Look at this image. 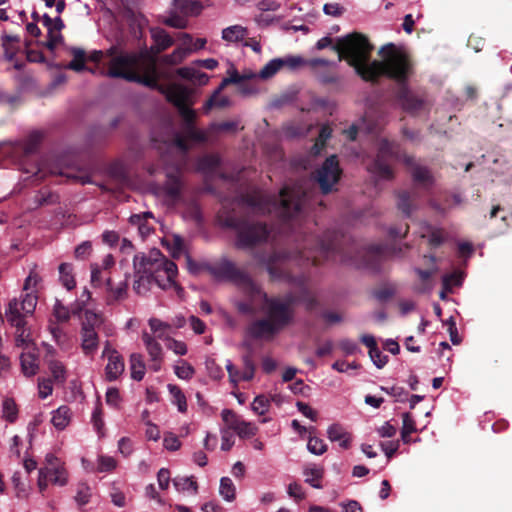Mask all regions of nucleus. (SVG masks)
<instances>
[{
	"label": "nucleus",
	"instance_id": "1",
	"mask_svg": "<svg viewBox=\"0 0 512 512\" xmlns=\"http://www.w3.org/2000/svg\"><path fill=\"white\" fill-rule=\"evenodd\" d=\"M372 48L368 39L358 33L340 37L334 45L339 59L346 60L364 80H374L381 75H387L394 79L398 84L397 99L403 109L415 111L420 108L422 100L416 97L406 85V81L413 72L407 56L390 44L381 49L382 61L371 62Z\"/></svg>",
	"mask_w": 512,
	"mask_h": 512
},
{
	"label": "nucleus",
	"instance_id": "2",
	"mask_svg": "<svg viewBox=\"0 0 512 512\" xmlns=\"http://www.w3.org/2000/svg\"><path fill=\"white\" fill-rule=\"evenodd\" d=\"M133 267V289L137 294L147 293L152 283H156L164 290L174 288L178 294L182 291L175 280L178 272L177 265L157 249L136 254Z\"/></svg>",
	"mask_w": 512,
	"mask_h": 512
},
{
	"label": "nucleus",
	"instance_id": "3",
	"mask_svg": "<svg viewBox=\"0 0 512 512\" xmlns=\"http://www.w3.org/2000/svg\"><path fill=\"white\" fill-rule=\"evenodd\" d=\"M310 183L303 181L294 185L286 184L278 196L267 195L262 191L254 190L243 199L251 210L258 214L275 212L279 217L289 219L298 214L311 197L307 186Z\"/></svg>",
	"mask_w": 512,
	"mask_h": 512
},
{
	"label": "nucleus",
	"instance_id": "4",
	"mask_svg": "<svg viewBox=\"0 0 512 512\" xmlns=\"http://www.w3.org/2000/svg\"><path fill=\"white\" fill-rule=\"evenodd\" d=\"M164 93L168 101L178 108L183 119L181 132H173L165 142H167L169 148H176L182 154H185L189 149L190 141L203 142L207 139V134L194 126L196 113L190 108L193 101L192 91L188 87L179 83H172L165 88Z\"/></svg>",
	"mask_w": 512,
	"mask_h": 512
},
{
	"label": "nucleus",
	"instance_id": "5",
	"mask_svg": "<svg viewBox=\"0 0 512 512\" xmlns=\"http://www.w3.org/2000/svg\"><path fill=\"white\" fill-rule=\"evenodd\" d=\"M390 160L402 161L408 166L415 183L424 187L432 185L433 177L430 171L426 167L416 165L412 157L402 154L398 146L386 139H380L377 142V156L368 166V171L376 180H390L393 177Z\"/></svg>",
	"mask_w": 512,
	"mask_h": 512
},
{
	"label": "nucleus",
	"instance_id": "6",
	"mask_svg": "<svg viewBox=\"0 0 512 512\" xmlns=\"http://www.w3.org/2000/svg\"><path fill=\"white\" fill-rule=\"evenodd\" d=\"M250 298L255 304L257 300L263 302L262 311L265 314V318L249 326L248 334L251 337L270 340L291 322L293 311L290 302L278 298L268 299L262 291L261 295L253 294Z\"/></svg>",
	"mask_w": 512,
	"mask_h": 512
},
{
	"label": "nucleus",
	"instance_id": "7",
	"mask_svg": "<svg viewBox=\"0 0 512 512\" xmlns=\"http://www.w3.org/2000/svg\"><path fill=\"white\" fill-rule=\"evenodd\" d=\"M106 54L111 57L109 70L106 73L107 76L142 83L148 87L157 86L156 78L142 77L136 74L134 70L138 62V57L135 53H117V48L111 47L106 51Z\"/></svg>",
	"mask_w": 512,
	"mask_h": 512
},
{
	"label": "nucleus",
	"instance_id": "8",
	"mask_svg": "<svg viewBox=\"0 0 512 512\" xmlns=\"http://www.w3.org/2000/svg\"><path fill=\"white\" fill-rule=\"evenodd\" d=\"M225 226L236 229L237 240L236 245L239 248H250L269 237V231L265 225L252 224L246 221H238L234 218H228L224 222Z\"/></svg>",
	"mask_w": 512,
	"mask_h": 512
},
{
	"label": "nucleus",
	"instance_id": "9",
	"mask_svg": "<svg viewBox=\"0 0 512 512\" xmlns=\"http://www.w3.org/2000/svg\"><path fill=\"white\" fill-rule=\"evenodd\" d=\"M212 273L218 280H229L234 282L251 297L253 294L261 295V289L252 279L237 266L228 260H223L212 268Z\"/></svg>",
	"mask_w": 512,
	"mask_h": 512
},
{
	"label": "nucleus",
	"instance_id": "10",
	"mask_svg": "<svg viewBox=\"0 0 512 512\" xmlns=\"http://www.w3.org/2000/svg\"><path fill=\"white\" fill-rule=\"evenodd\" d=\"M38 303V296L33 293L21 294L9 300L5 317L11 326L26 324V317L32 315Z\"/></svg>",
	"mask_w": 512,
	"mask_h": 512
},
{
	"label": "nucleus",
	"instance_id": "11",
	"mask_svg": "<svg viewBox=\"0 0 512 512\" xmlns=\"http://www.w3.org/2000/svg\"><path fill=\"white\" fill-rule=\"evenodd\" d=\"M341 175V169L337 157L330 156L325 160L322 166L316 172V180L323 193L332 191L334 185L338 182Z\"/></svg>",
	"mask_w": 512,
	"mask_h": 512
},
{
	"label": "nucleus",
	"instance_id": "12",
	"mask_svg": "<svg viewBox=\"0 0 512 512\" xmlns=\"http://www.w3.org/2000/svg\"><path fill=\"white\" fill-rule=\"evenodd\" d=\"M102 356L107 359L105 374L109 381H115L124 372L125 364L121 354L112 348L109 341L105 342Z\"/></svg>",
	"mask_w": 512,
	"mask_h": 512
},
{
	"label": "nucleus",
	"instance_id": "13",
	"mask_svg": "<svg viewBox=\"0 0 512 512\" xmlns=\"http://www.w3.org/2000/svg\"><path fill=\"white\" fill-rule=\"evenodd\" d=\"M225 366L232 384L250 381L254 376V364L249 356L243 357V368L241 370H238L231 360H226Z\"/></svg>",
	"mask_w": 512,
	"mask_h": 512
},
{
	"label": "nucleus",
	"instance_id": "14",
	"mask_svg": "<svg viewBox=\"0 0 512 512\" xmlns=\"http://www.w3.org/2000/svg\"><path fill=\"white\" fill-rule=\"evenodd\" d=\"M142 341L150 357L149 368L155 372L159 371L163 361V350L156 338L148 332L142 333Z\"/></svg>",
	"mask_w": 512,
	"mask_h": 512
},
{
	"label": "nucleus",
	"instance_id": "15",
	"mask_svg": "<svg viewBox=\"0 0 512 512\" xmlns=\"http://www.w3.org/2000/svg\"><path fill=\"white\" fill-rule=\"evenodd\" d=\"M44 346L46 347L45 360L48 365L49 373L55 381L65 382L67 370L64 364L60 360L54 358L55 349L51 345L44 344Z\"/></svg>",
	"mask_w": 512,
	"mask_h": 512
},
{
	"label": "nucleus",
	"instance_id": "16",
	"mask_svg": "<svg viewBox=\"0 0 512 512\" xmlns=\"http://www.w3.org/2000/svg\"><path fill=\"white\" fill-rule=\"evenodd\" d=\"M327 437L331 442H339L340 447L349 449L352 435L341 424L334 423L327 429Z\"/></svg>",
	"mask_w": 512,
	"mask_h": 512
},
{
	"label": "nucleus",
	"instance_id": "17",
	"mask_svg": "<svg viewBox=\"0 0 512 512\" xmlns=\"http://www.w3.org/2000/svg\"><path fill=\"white\" fill-rule=\"evenodd\" d=\"M309 65L315 69V75L320 82L325 84L337 82L338 76L334 71L326 73L321 70L322 68H328L334 65L332 62L317 58L309 61Z\"/></svg>",
	"mask_w": 512,
	"mask_h": 512
},
{
	"label": "nucleus",
	"instance_id": "18",
	"mask_svg": "<svg viewBox=\"0 0 512 512\" xmlns=\"http://www.w3.org/2000/svg\"><path fill=\"white\" fill-rule=\"evenodd\" d=\"M196 66L197 65L192 63L189 66L177 69L176 73L183 79L190 80L194 84H197L199 86H204L208 83L209 76L206 73L201 72L199 69H197Z\"/></svg>",
	"mask_w": 512,
	"mask_h": 512
},
{
	"label": "nucleus",
	"instance_id": "19",
	"mask_svg": "<svg viewBox=\"0 0 512 512\" xmlns=\"http://www.w3.org/2000/svg\"><path fill=\"white\" fill-rule=\"evenodd\" d=\"M151 219H153L151 212H143L141 214L131 215L129 221L131 225L137 227L140 236L145 238L153 231V226L149 222Z\"/></svg>",
	"mask_w": 512,
	"mask_h": 512
},
{
	"label": "nucleus",
	"instance_id": "20",
	"mask_svg": "<svg viewBox=\"0 0 512 512\" xmlns=\"http://www.w3.org/2000/svg\"><path fill=\"white\" fill-rule=\"evenodd\" d=\"M81 348L87 356H92L98 349V335L94 329L81 328Z\"/></svg>",
	"mask_w": 512,
	"mask_h": 512
},
{
	"label": "nucleus",
	"instance_id": "21",
	"mask_svg": "<svg viewBox=\"0 0 512 512\" xmlns=\"http://www.w3.org/2000/svg\"><path fill=\"white\" fill-rule=\"evenodd\" d=\"M15 327V343L16 346L26 350H35L34 339L31 335L30 329L26 327V324H20Z\"/></svg>",
	"mask_w": 512,
	"mask_h": 512
},
{
	"label": "nucleus",
	"instance_id": "22",
	"mask_svg": "<svg viewBox=\"0 0 512 512\" xmlns=\"http://www.w3.org/2000/svg\"><path fill=\"white\" fill-rule=\"evenodd\" d=\"M175 8L186 18L200 15L204 5L199 0H174Z\"/></svg>",
	"mask_w": 512,
	"mask_h": 512
},
{
	"label": "nucleus",
	"instance_id": "23",
	"mask_svg": "<svg viewBox=\"0 0 512 512\" xmlns=\"http://www.w3.org/2000/svg\"><path fill=\"white\" fill-rule=\"evenodd\" d=\"M20 365L24 375H35L39 369L38 358L35 350L23 351L20 355Z\"/></svg>",
	"mask_w": 512,
	"mask_h": 512
},
{
	"label": "nucleus",
	"instance_id": "24",
	"mask_svg": "<svg viewBox=\"0 0 512 512\" xmlns=\"http://www.w3.org/2000/svg\"><path fill=\"white\" fill-rule=\"evenodd\" d=\"M151 37L154 41L152 49L160 53L173 45V38L162 28L151 29Z\"/></svg>",
	"mask_w": 512,
	"mask_h": 512
},
{
	"label": "nucleus",
	"instance_id": "25",
	"mask_svg": "<svg viewBox=\"0 0 512 512\" xmlns=\"http://www.w3.org/2000/svg\"><path fill=\"white\" fill-rule=\"evenodd\" d=\"M115 264V260L113 255L107 254L103 259L101 264L93 263L91 264V282L94 286H99L102 283V271L108 270L113 267Z\"/></svg>",
	"mask_w": 512,
	"mask_h": 512
},
{
	"label": "nucleus",
	"instance_id": "26",
	"mask_svg": "<svg viewBox=\"0 0 512 512\" xmlns=\"http://www.w3.org/2000/svg\"><path fill=\"white\" fill-rule=\"evenodd\" d=\"M305 482L310 484L313 488L321 489L322 485L320 480L323 478L324 469L316 465H308L303 470Z\"/></svg>",
	"mask_w": 512,
	"mask_h": 512
},
{
	"label": "nucleus",
	"instance_id": "27",
	"mask_svg": "<svg viewBox=\"0 0 512 512\" xmlns=\"http://www.w3.org/2000/svg\"><path fill=\"white\" fill-rule=\"evenodd\" d=\"M222 90L223 88L219 86L211 95V97L204 103L203 111L205 113H208L214 107L225 108L231 104L230 99L227 96L221 95Z\"/></svg>",
	"mask_w": 512,
	"mask_h": 512
},
{
	"label": "nucleus",
	"instance_id": "28",
	"mask_svg": "<svg viewBox=\"0 0 512 512\" xmlns=\"http://www.w3.org/2000/svg\"><path fill=\"white\" fill-rule=\"evenodd\" d=\"M248 34L247 28L242 25H232L222 30V39L228 43L242 41Z\"/></svg>",
	"mask_w": 512,
	"mask_h": 512
},
{
	"label": "nucleus",
	"instance_id": "29",
	"mask_svg": "<svg viewBox=\"0 0 512 512\" xmlns=\"http://www.w3.org/2000/svg\"><path fill=\"white\" fill-rule=\"evenodd\" d=\"M20 37L17 35L3 34L1 36V44L4 55L8 60H12L19 49Z\"/></svg>",
	"mask_w": 512,
	"mask_h": 512
},
{
	"label": "nucleus",
	"instance_id": "30",
	"mask_svg": "<svg viewBox=\"0 0 512 512\" xmlns=\"http://www.w3.org/2000/svg\"><path fill=\"white\" fill-rule=\"evenodd\" d=\"M42 282V278L40 274L37 271L36 266H34L28 276L26 277L24 284H23V293L22 294H29L33 293L35 296H38V288Z\"/></svg>",
	"mask_w": 512,
	"mask_h": 512
},
{
	"label": "nucleus",
	"instance_id": "31",
	"mask_svg": "<svg viewBox=\"0 0 512 512\" xmlns=\"http://www.w3.org/2000/svg\"><path fill=\"white\" fill-rule=\"evenodd\" d=\"M131 377L134 381H141L144 378L146 366L141 354L134 353L130 356Z\"/></svg>",
	"mask_w": 512,
	"mask_h": 512
},
{
	"label": "nucleus",
	"instance_id": "32",
	"mask_svg": "<svg viewBox=\"0 0 512 512\" xmlns=\"http://www.w3.org/2000/svg\"><path fill=\"white\" fill-rule=\"evenodd\" d=\"M70 52L73 55V60L69 62L66 68L76 72L86 70V52L79 47H71Z\"/></svg>",
	"mask_w": 512,
	"mask_h": 512
},
{
	"label": "nucleus",
	"instance_id": "33",
	"mask_svg": "<svg viewBox=\"0 0 512 512\" xmlns=\"http://www.w3.org/2000/svg\"><path fill=\"white\" fill-rule=\"evenodd\" d=\"M71 412L69 407L63 405L53 412L51 422L58 430H63L69 424Z\"/></svg>",
	"mask_w": 512,
	"mask_h": 512
},
{
	"label": "nucleus",
	"instance_id": "34",
	"mask_svg": "<svg viewBox=\"0 0 512 512\" xmlns=\"http://www.w3.org/2000/svg\"><path fill=\"white\" fill-rule=\"evenodd\" d=\"M106 285L109 300L119 301L127 296L128 284L126 280L119 282L116 286H113L111 279L108 278L106 281Z\"/></svg>",
	"mask_w": 512,
	"mask_h": 512
},
{
	"label": "nucleus",
	"instance_id": "35",
	"mask_svg": "<svg viewBox=\"0 0 512 512\" xmlns=\"http://www.w3.org/2000/svg\"><path fill=\"white\" fill-rule=\"evenodd\" d=\"M417 431L416 423L413 416L409 412L402 414L401 438L404 443L410 442V435Z\"/></svg>",
	"mask_w": 512,
	"mask_h": 512
},
{
	"label": "nucleus",
	"instance_id": "36",
	"mask_svg": "<svg viewBox=\"0 0 512 512\" xmlns=\"http://www.w3.org/2000/svg\"><path fill=\"white\" fill-rule=\"evenodd\" d=\"M283 261H284L283 256L280 254H274L267 260L266 259L261 260V262L263 264H265L269 274L274 278H279L282 276L281 272L278 271V269L282 270Z\"/></svg>",
	"mask_w": 512,
	"mask_h": 512
},
{
	"label": "nucleus",
	"instance_id": "37",
	"mask_svg": "<svg viewBox=\"0 0 512 512\" xmlns=\"http://www.w3.org/2000/svg\"><path fill=\"white\" fill-rule=\"evenodd\" d=\"M221 159L216 154L203 156L198 160L197 169L204 173L213 172L219 165Z\"/></svg>",
	"mask_w": 512,
	"mask_h": 512
},
{
	"label": "nucleus",
	"instance_id": "38",
	"mask_svg": "<svg viewBox=\"0 0 512 512\" xmlns=\"http://www.w3.org/2000/svg\"><path fill=\"white\" fill-rule=\"evenodd\" d=\"M180 181L179 178L175 175L167 173V182L163 187V192L167 195V197L171 200H174L178 197L180 192Z\"/></svg>",
	"mask_w": 512,
	"mask_h": 512
},
{
	"label": "nucleus",
	"instance_id": "39",
	"mask_svg": "<svg viewBox=\"0 0 512 512\" xmlns=\"http://www.w3.org/2000/svg\"><path fill=\"white\" fill-rule=\"evenodd\" d=\"M59 274L60 281L67 290H72L76 286L72 266L70 264L62 263L59 266Z\"/></svg>",
	"mask_w": 512,
	"mask_h": 512
},
{
	"label": "nucleus",
	"instance_id": "40",
	"mask_svg": "<svg viewBox=\"0 0 512 512\" xmlns=\"http://www.w3.org/2000/svg\"><path fill=\"white\" fill-rule=\"evenodd\" d=\"M190 54V48L178 46L171 54L164 56L163 62L165 64L176 65L181 63Z\"/></svg>",
	"mask_w": 512,
	"mask_h": 512
},
{
	"label": "nucleus",
	"instance_id": "41",
	"mask_svg": "<svg viewBox=\"0 0 512 512\" xmlns=\"http://www.w3.org/2000/svg\"><path fill=\"white\" fill-rule=\"evenodd\" d=\"M332 129L329 125H323L320 129L319 137L311 149V154L317 156L323 150L326 141L331 137Z\"/></svg>",
	"mask_w": 512,
	"mask_h": 512
},
{
	"label": "nucleus",
	"instance_id": "42",
	"mask_svg": "<svg viewBox=\"0 0 512 512\" xmlns=\"http://www.w3.org/2000/svg\"><path fill=\"white\" fill-rule=\"evenodd\" d=\"M148 323L152 333L154 334L153 337L158 339H165L168 330L171 328V324L163 322L157 318H150Z\"/></svg>",
	"mask_w": 512,
	"mask_h": 512
},
{
	"label": "nucleus",
	"instance_id": "43",
	"mask_svg": "<svg viewBox=\"0 0 512 512\" xmlns=\"http://www.w3.org/2000/svg\"><path fill=\"white\" fill-rule=\"evenodd\" d=\"M281 69L280 59L274 58L270 60L258 73V78L261 80H268L276 75Z\"/></svg>",
	"mask_w": 512,
	"mask_h": 512
},
{
	"label": "nucleus",
	"instance_id": "44",
	"mask_svg": "<svg viewBox=\"0 0 512 512\" xmlns=\"http://www.w3.org/2000/svg\"><path fill=\"white\" fill-rule=\"evenodd\" d=\"M102 315L92 310L86 309L83 313L82 327L86 329H94L102 323Z\"/></svg>",
	"mask_w": 512,
	"mask_h": 512
},
{
	"label": "nucleus",
	"instance_id": "45",
	"mask_svg": "<svg viewBox=\"0 0 512 512\" xmlns=\"http://www.w3.org/2000/svg\"><path fill=\"white\" fill-rule=\"evenodd\" d=\"M172 397V403L176 404L178 411L185 413L187 411L186 396L179 386H168Z\"/></svg>",
	"mask_w": 512,
	"mask_h": 512
},
{
	"label": "nucleus",
	"instance_id": "46",
	"mask_svg": "<svg viewBox=\"0 0 512 512\" xmlns=\"http://www.w3.org/2000/svg\"><path fill=\"white\" fill-rule=\"evenodd\" d=\"M3 417L9 423H14L18 417V407L14 399L6 398L3 401Z\"/></svg>",
	"mask_w": 512,
	"mask_h": 512
},
{
	"label": "nucleus",
	"instance_id": "47",
	"mask_svg": "<svg viewBox=\"0 0 512 512\" xmlns=\"http://www.w3.org/2000/svg\"><path fill=\"white\" fill-rule=\"evenodd\" d=\"M173 485L178 491L192 489L195 494L198 491V484L193 476L176 477L173 479Z\"/></svg>",
	"mask_w": 512,
	"mask_h": 512
},
{
	"label": "nucleus",
	"instance_id": "48",
	"mask_svg": "<svg viewBox=\"0 0 512 512\" xmlns=\"http://www.w3.org/2000/svg\"><path fill=\"white\" fill-rule=\"evenodd\" d=\"M92 424L94 429L96 430L99 437H103L105 434V423L103 420V410L101 403H97L93 413H92Z\"/></svg>",
	"mask_w": 512,
	"mask_h": 512
},
{
	"label": "nucleus",
	"instance_id": "49",
	"mask_svg": "<svg viewBox=\"0 0 512 512\" xmlns=\"http://www.w3.org/2000/svg\"><path fill=\"white\" fill-rule=\"evenodd\" d=\"M367 118H363L359 124L352 125L349 129L345 130L344 133L346 134L347 138L350 140H355L357 133L359 130L365 131L366 133H371L375 130V127L367 123Z\"/></svg>",
	"mask_w": 512,
	"mask_h": 512
},
{
	"label": "nucleus",
	"instance_id": "50",
	"mask_svg": "<svg viewBox=\"0 0 512 512\" xmlns=\"http://www.w3.org/2000/svg\"><path fill=\"white\" fill-rule=\"evenodd\" d=\"M219 492L227 501L235 499V486L229 477L221 478Z\"/></svg>",
	"mask_w": 512,
	"mask_h": 512
},
{
	"label": "nucleus",
	"instance_id": "51",
	"mask_svg": "<svg viewBox=\"0 0 512 512\" xmlns=\"http://www.w3.org/2000/svg\"><path fill=\"white\" fill-rule=\"evenodd\" d=\"M174 372L181 380L188 381L194 374L193 367L184 360H180L174 366Z\"/></svg>",
	"mask_w": 512,
	"mask_h": 512
},
{
	"label": "nucleus",
	"instance_id": "52",
	"mask_svg": "<svg viewBox=\"0 0 512 512\" xmlns=\"http://www.w3.org/2000/svg\"><path fill=\"white\" fill-rule=\"evenodd\" d=\"M223 422L227 425L229 431H235L239 428V424L243 421L234 411L224 409L221 413Z\"/></svg>",
	"mask_w": 512,
	"mask_h": 512
},
{
	"label": "nucleus",
	"instance_id": "53",
	"mask_svg": "<svg viewBox=\"0 0 512 512\" xmlns=\"http://www.w3.org/2000/svg\"><path fill=\"white\" fill-rule=\"evenodd\" d=\"M279 59L281 63V68L287 67L291 71L297 70L298 68L306 64L305 59L298 55H288L285 57H281Z\"/></svg>",
	"mask_w": 512,
	"mask_h": 512
},
{
	"label": "nucleus",
	"instance_id": "54",
	"mask_svg": "<svg viewBox=\"0 0 512 512\" xmlns=\"http://www.w3.org/2000/svg\"><path fill=\"white\" fill-rule=\"evenodd\" d=\"M307 449L314 455H322L327 451V445L322 439L310 436L307 443Z\"/></svg>",
	"mask_w": 512,
	"mask_h": 512
},
{
	"label": "nucleus",
	"instance_id": "55",
	"mask_svg": "<svg viewBox=\"0 0 512 512\" xmlns=\"http://www.w3.org/2000/svg\"><path fill=\"white\" fill-rule=\"evenodd\" d=\"M52 313L57 322H67L70 319L69 308L58 299L55 301Z\"/></svg>",
	"mask_w": 512,
	"mask_h": 512
},
{
	"label": "nucleus",
	"instance_id": "56",
	"mask_svg": "<svg viewBox=\"0 0 512 512\" xmlns=\"http://www.w3.org/2000/svg\"><path fill=\"white\" fill-rule=\"evenodd\" d=\"M163 23L173 28L184 29L188 25V20L183 14L171 13L164 19Z\"/></svg>",
	"mask_w": 512,
	"mask_h": 512
},
{
	"label": "nucleus",
	"instance_id": "57",
	"mask_svg": "<svg viewBox=\"0 0 512 512\" xmlns=\"http://www.w3.org/2000/svg\"><path fill=\"white\" fill-rule=\"evenodd\" d=\"M48 478L50 483L64 486L67 484V471L64 467L53 468Z\"/></svg>",
	"mask_w": 512,
	"mask_h": 512
},
{
	"label": "nucleus",
	"instance_id": "58",
	"mask_svg": "<svg viewBox=\"0 0 512 512\" xmlns=\"http://www.w3.org/2000/svg\"><path fill=\"white\" fill-rule=\"evenodd\" d=\"M234 432L241 438H250L256 435L258 428L251 422L242 421Z\"/></svg>",
	"mask_w": 512,
	"mask_h": 512
},
{
	"label": "nucleus",
	"instance_id": "59",
	"mask_svg": "<svg viewBox=\"0 0 512 512\" xmlns=\"http://www.w3.org/2000/svg\"><path fill=\"white\" fill-rule=\"evenodd\" d=\"M91 492L90 487L86 483H80L75 495L76 502L80 505H86L90 501Z\"/></svg>",
	"mask_w": 512,
	"mask_h": 512
},
{
	"label": "nucleus",
	"instance_id": "60",
	"mask_svg": "<svg viewBox=\"0 0 512 512\" xmlns=\"http://www.w3.org/2000/svg\"><path fill=\"white\" fill-rule=\"evenodd\" d=\"M463 280V275L459 271H455L450 274H446L443 276L442 282L443 286L446 290L451 289L453 286H459L461 285Z\"/></svg>",
	"mask_w": 512,
	"mask_h": 512
},
{
	"label": "nucleus",
	"instance_id": "61",
	"mask_svg": "<svg viewBox=\"0 0 512 512\" xmlns=\"http://www.w3.org/2000/svg\"><path fill=\"white\" fill-rule=\"evenodd\" d=\"M269 405V399L264 395H259L252 403V410L259 415H264L268 411Z\"/></svg>",
	"mask_w": 512,
	"mask_h": 512
},
{
	"label": "nucleus",
	"instance_id": "62",
	"mask_svg": "<svg viewBox=\"0 0 512 512\" xmlns=\"http://www.w3.org/2000/svg\"><path fill=\"white\" fill-rule=\"evenodd\" d=\"M422 237L427 238L428 242L433 246L440 245L443 240V232L440 229L429 227V230L427 233H423Z\"/></svg>",
	"mask_w": 512,
	"mask_h": 512
},
{
	"label": "nucleus",
	"instance_id": "63",
	"mask_svg": "<svg viewBox=\"0 0 512 512\" xmlns=\"http://www.w3.org/2000/svg\"><path fill=\"white\" fill-rule=\"evenodd\" d=\"M43 24L47 27L48 31L55 33H61V30L64 28V23L60 17L52 19L47 14L43 16Z\"/></svg>",
	"mask_w": 512,
	"mask_h": 512
},
{
	"label": "nucleus",
	"instance_id": "64",
	"mask_svg": "<svg viewBox=\"0 0 512 512\" xmlns=\"http://www.w3.org/2000/svg\"><path fill=\"white\" fill-rule=\"evenodd\" d=\"M338 347L346 355H353L359 351L357 343L351 339H342L338 342Z\"/></svg>",
	"mask_w": 512,
	"mask_h": 512
}]
</instances>
